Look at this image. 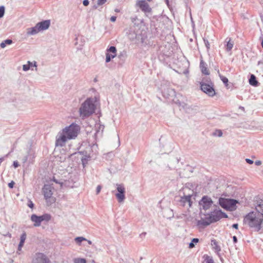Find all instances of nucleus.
<instances>
[{
    "mask_svg": "<svg viewBox=\"0 0 263 263\" xmlns=\"http://www.w3.org/2000/svg\"><path fill=\"white\" fill-rule=\"evenodd\" d=\"M74 240L78 244H80L84 240H86V239L83 237H77L75 238Z\"/></svg>",
    "mask_w": 263,
    "mask_h": 263,
    "instance_id": "26",
    "label": "nucleus"
},
{
    "mask_svg": "<svg viewBox=\"0 0 263 263\" xmlns=\"http://www.w3.org/2000/svg\"><path fill=\"white\" fill-rule=\"evenodd\" d=\"M107 51L112 53V54H116V53L117 50L115 47L111 46L108 49H107Z\"/></svg>",
    "mask_w": 263,
    "mask_h": 263,
    "instance_id": "27",
    "label": "nucleus"
},
{
    "mask_svg": "<svg viewBox=\"0 0 263 263\" xmlns=\"http://www.w3.org/2000/svg\"><path fill=\"white\" fill-rule=\"evenodd\" d=\"M220 78L221 80L223 82V83L225 84L226 86H227L228 83V79L226 77L221 75H220Z\"/></svg>",
    "mask_w": 263,
    "mask_h": 263,
    "instance_id": "29",
    "label": "nucleus"
},
{
    "mask_svg": "<svg viewBox=\"0 0 263 263\" xmlns=\"http://www.w3.org/2000/svg\"><path fill=\"white\" fill-rule=\"evenodd\" d=\"M166 4L168 5V0H165Z\"/></svg>",
    "mask_w": 263,
    "mask_h": 263,
    "instance_id": "50",
    "label": "nucleus"
},
{
    "mask_svg": "<svg viewBox=\"0 0 263 263\" xmlns=\"http://www.w3.org/2000/svg\"><path fill=\"white\" fill-rule=\"evenodd\" d=\"M191 193L187 195H184L183 196L181 197L179 201L180 205L186 207L187 208H190L192 204L191 198L193 195V191H191Z\"/></svg>",
    "mask_w": 263,
    "mask_h": 263,
    "instance_id": "10",
    "label": "nucleus"
},
{
    "mask_svg": "<svg viewBox=\"0 0 263 263\" xmlns=\"http://www.w3.org/2000/svg\"><path fill=\"white\" fill-rule=\"evenodd\" d=\"M4 42H5V44H8V45H10L12 43V41L10 39L6 40Z\"/></svg>",
    "mask_w": 263,
    "mask_h": 263,
    "instance_id": "36",
    "label": "nucleus"
},
{
    "mask_svg": "<svg viewBox=\"0 0 263 263\" xmlns=\"http://www.w3.org/2000/svg\"><path fill=\"white\" fill-rule=\"evenodd\" d=\"M80 126L72 123L63 129L62 133H59L57 137L55 144L57 146H63L67 140L74 139L80 132Z\"/></svg>",
    "mask_w": 263,
    "mask_h": 263,
    "instance_id": "1",
    "label": "nucleus"
},
{
    "mask_svg": "<svg viewBox=\"0 0 263 263\" xmlns=\"http://www.w3.org/2000/svg\"><path fill=\"white\" fill-rule=\"evenodd\" d=\"M116 20V16H112L110 17V21L112 22H115Z\"/></svg>",
    "mask_w": 263,
    "mask_h": 263,
    "instance_id": "43",
    "label": "nucleus"
},
{
    "mask_svg": "<svg viewBox=\"0 0 263 263\" xmlns=\"http://www.w3.org/2000/svg\"><path fill=\"white\" fill-rule=\"evenodd\" d=\"M201 89L204 93L210 97H213L215 95V91L213 88V84L212 82L206 83L202 82L200 83Z\"/></svg>",
    "mask_w": 263,
    "mask_h": 263,
    "instance_id": "6",
    "label": "nucleus"
},
{
    "mask_svg": "<svg viewBox=\"0 0 263 263\" xmlns=\"http://www.w3.org/2000/svg\"><path fill=\"white\" fill-rule=\"evenodd\" d=\"M246 160V161L248 163H249V164H253V162H254V161H253V160H251V159H248V158L246 159V160Z\"/></svg>",
    "mask_w": 263,
    "mask_h": 263,
    "instance_id": "37",
    "label": "nucleus"
},
{
    "mask_svg": "<svg viewBox=\"0 0 263 263\" xmlns=\"http://www.w3.org/2000/svg\"><path fill=\"white\" fill-rule=\"evenodd\" d=\"M201 214V218L198 220L197 222V224L198 226L205 227L208 226L211 223V221H210L206 213H202Z\"/></svg>",
    "mask_w": 263,
    "mask_h": 263,
    "instance_id": "13",
    "label": "nucleus"
},
{
    "mask_svg": "<svg viewBox=\"0 0 263 263\" xmlns=\"http://www.w3.org/2000/svg\"><path fill=\"white\" fill-rule=\"evenodd\" d=\"M26 239V234L25 233H23L21 236L20 242V243L18 246V251L21 250L22 248L24 246V244Z\"/></svg>",
    "mask_w": 263,
    "mask_h": 263,
    "instance_id": "17",
    "label": "nucleus"
},
{
    "mask_svg": "<svg viewBox=\"0 0 263 263\" xmlns=\"http://www.w3.org/2000/svg\"><path fill=\"white\" fill-rule=\"evenodd\" d=\"M201 214H202V210L206 211L210 209L213 204V201L211 198L207 196H203L199 202Z\"/></svg>",
    "mask_w": 263,
    "mask_h": 263,
    "instance_id": "7",
    "label": "nucleus"
},
{
    "mask_svg": "<svg viewBox=\"0 0 263 263\" xmlns=\"http://www.w3.org/2000/svg\"><path fill=\"white\" fill-rule=\"evenodd\" d=\"M211 245L216 251H219L220 250V248L218 246L217 242L216 240H212Z\"/></svg>",
    "mask_w": 263,
    "mask_h": 263,
    "instance_id": "20",
    "label": "nucleus"
},
{
    "mask_svg": "<svg viewBox=\"0 0 263 263\" xmlns=\"http://www.w3.org/2000/svg\"><path fill=\"white\" fill-rule=\"evenodd\" d=\"M39 32L40 30L36 25L33 27L28 28L27 29V34L28 35H35Z\"/></svg>",
    "mask_w": 263,
    "mask_h": 263,
    "instance_id": "16",
    "label": "nucleus"
},
{
    "mask_svg": "<svg viewBox=\"0 0 263 263\" xmlns=\"http://www.w3.org/2000/svg\"><path fill=\"white\" fill-rule=\"evenodd\" d=\"M102 186L100 185H98L96 189V194H99L101 190Z\"/></svg>",
    "mask_w": 263,
    "mask_h": 263,
    "instance_id": "34",
    "label": "nucleus"
},
{
    "mask_svg": "<svg viewBox=\"0 0 263 263\" xmlns=\"http://www.w3.org/2000/svg\"><path fill=\"white\" fill-rule=\"evenodd\" d=\"M0 46L2 48H4L6 46V44H5L4 42H3L1 43Z\"/></svg>",
    "mask_w": 263,
    "mask_h": 263,
    "instance_id": "42",
    "label": "nucleus"
},
{
    "mask_svg": "<svg viewBox=\"0 0 263 263\" xmlns=\"http://www.w3.org/2000/svg\"><path fill=\"white\" fill-rule=\"evenodd\" d=\"M95 100L93 98H88L81 105L79 108L80 116L82 118L89 117L95 110Z\"/></svg>",
    "mask_w": 263,
    "mask_h": 263,
    "instance_id": "3",
    "label": "nucleus"
},
{
    "mask_svg": "<svg viewBox=\"0 0 263 263\" xmlns=\"http://www.w3.org/2000/svg\"><path fill=\"white\" fill-rule=\"evenodd\" d=\"M50 22L49 20H46L36 24V25L40 30H44L47 29L50 26Z\"/></svg>",
    "mask_w": 263,
    "mask_h": 263,
    "instance_id": "15",
    "label": "nucleus"
},
{
    "mask_svg": "<svg viewBox=\"0 0 263 263\" xmlns=\"http://www.w3.org/2000/svg\"><path fill=\"white\" fill-rule=\"evenodd\" d=\"M13 165L15 168H16L19 166V164H18V162L16 161H15L13 162Z\"/></svg>",
    "mask_w": 263,
    "mask_h": 263,
    "instance_id": "40",
    "label": "nucleus"
},
{
    "mask_svg": "<svg viewBox=\"0 0 263 263\" xmlns=\"http://www.w3.org/2000/svg\"><path fill=\"white\" fill-rule=\"evenodd\" d=\"M207 216L211 223L216 222L222 218H227V215L220 210H215L210 213H206Z\"/></svg>",
    "mask_w": 263,
    "mask_h": 263,
    "instance_id": "5",
    "label": "nucleus"
},
{
    "mask_svg": "<svg viewBox=\"0 0 263 263\" xmlns=\"http://www.w3.org/2000/svg\"><path fill=\"white\" fill-rule=\"evenodd\" d=\"M199 241V239L198 238H193L192 241L189 243V248H193L195 247V243H197Z\"/></svg>",
    "mask_w": 263,
    "mask_h": 263,
    "instance_id": "25",
    "label": "nucleus"
},
{
    "mask_svg": "<svg viewBox=\"0 0 263 263\" xmlns=\"http://www.w3.org/2000/svg\"><path fill=\"white\" fill-rule=\"evenodd\" d=\"M82 163H83V165H84V160H82Z\"/></svg>",
    "mask_w": 263,
    "mask_h": 263,
    "instance_id": "53",
    "label": "nucleus"
},
{
    "mask_svg": "<svg viewBox=\"0 0 263 263\" xmlns=\"http://www.w3.org/2000/svg\"><path fill=\"white\" fill-rule=\"evenodd\" d=\"M106 2V0H98L97 4L98 5H102Z\"/></svg>",
    "mask_w": 263,
    "mask_h": 263,
    "instance_id": "33",
    "label": "nucleus"
},
{
    "mask_svg": "<svg viewBox=\"0 0 263 263\" xmlns=\"http://www.w3.org/2000/svg\"><path fill=\"white\" fill-rule=\"evenodd\" d=\"M7 236L8 237L10 238L11 237V234L9 233H8Z\"/></svg>",
    "mask_w": 263,
    "mask_h": 263,
    "instance_id": "48",
    "label": "nucleus"
},
{
    "mask_svg": "<svg viewBox=\"0 0 263 263\" xmlns=\"http://www.w3.org/2000/svg\"><path fill=\"white\" fill-rule=\"evenodd\" d=\"M204 258V261L207 262V263H214V260L212 258V257L207 255H204L203 256Z\"/></svg>",
    "mask_w": 263,
    "mask_h": 263,
    "instance_id": "22",
    "label": "nucleus"
},
{
    "mask_svg": "<svg viewBox=\"0 0 263 263\" xmlns=\"http://www.w3.org/2000/svg\"><path fill=\"white\" fill-rule=\"evenodd\" d=\"M255 164L257 165V166H259L261 164V161H260V160H257V161H256L255 162Z\"/></svg>",
    "mask_w": 263,
    "mask_h": 263,
    "instance_id": "41",
    "label": "nucleus"
},
{
    "mask_svg": "<svg viewBox=\"0 0 263 263\" xmlns=\"http://www.w3.org/2000/svg\"><path fill=\"white\" fill-rule=\"evenodd\" d=\"M42 192L46 199L50 198L53 194L52 187L51 185L48 184L44 185L42 189Z\"/></svg>",
    "mask_w": 263,
    "mask_h": 263,
    "instance_id": "14",
    "label": "nucleus"
},
{
    "mask_svg": "<svg viewBox=\"0 0 263 263\" xmlns=\"http://www.w3.org/2000/svg\"><path fill=\"white\" fill-rule=\"evenodd\" d=\"M53 181H54L55 183H59V184H60L61 185H62V184H63V183H62V182L58 181L57 179H54V178L53 179Z\"/></svg>",
    "mask_w": 263,
    "mask_h": 263,
    "instance_id": "45",
    "label": "nucleus"
},
{
    "mask_svg": "<svg viewBox=\"0 0 263 263\" xmlns=\"http://www.w3.org/2000/svg\"><path fill=\"white\" fill-rule=\"evenodd\" d=\"M32 263H49V260L44 254L39 253L35 255Z\"/></svg>",
    "mask_w": 263,
    "mask_h": 263,
    "instance_id": "12",
    "label": "nucleus"
},
{
    "mask_svg": "<svg viewBox=\"0 0 263 263\" xmlns=\"http://www.w3.org/2000/svg\"><path fill=\"white\" fill-rule=\"evenodd\" d=\"M28 206L29 208L32 209L34 206V204L33 203L32 201H31V200H29L28 203Z\"/></svg>",
    "mask_w": 263,
    "mask_h": 263,
    "instance_id": "35",
    "label": "nucleus"
},
{
    "mask_svg": "<svg viewBox=\"0 0 263 263\" xmlns=\"http://www.w3.org/2000/svg\"><path fill=\"white\" fill-rule=\"evenodd\" d=\"M186 191H190V190L188 189V188H183V191H184V193H185L186 192Z\"/></svg>",
    "mask_w": 263,
    "mask_h": 263,
    "instance_id": "47",
    "label": "nucleus"
},
{
    "mask_svg": "<svg viewBox=\"0 0 263 263\" xmlns=\"http://www.w3.org/2000/svg\"><path fill=\"white\" fill-rule=\"evenodd\" d=\"M83 4L85 6H87L89 5L88 0H84L83 2Z\"/></svg>",
    "mask_w": 263,
    "mask_h": 263,
    "instance_id": "38",
    "label": "nucleus"
},
{
    "mask_svg": "<svg viewBox=\"0 0 263 263\" xmlns=\"http://www.w3.org/2000/svg\"><path fill=\"white\" fill-rule=\"evenodd\" d=\"M87 241L89 245H91L92 243V242L90 240H87Z\"/></svg>",
    "mask_w": 263,
    "mask_h": 263,
    "instance_id": "51",
    "label": "nucleus"
},
{
    "mask_svg": "<svg viewBox=\"0 0 263 263\" xmlns=\"http://www.w3.org/2000/svg\"><path fill=\"white\" fill-rule=\"evenodd\" d=\"M249 83L250 85L256 86L258 84V82L256 80V77L254 74H251L249 79Z\"/></svg>",
    "mask_w": 263,
    "mask_h": 263,
    "instance_id": "19",
    "label": "nucleus"
},
{
    "mask_svg": "<svg viewBox=\"0 0 263 263\" xmlns=\"http://www.w3.org/2000/svg\"><path fill=\"white\" fill-rule=\"evenodd\" d=\"M233 47V43L231 42L230 40H229V41L228 42L227 44V48H226L227 51H231V49H232Z\"/></svg>",
    "mask_w": 263,
    "mask_h": 263,
    "instance_id": "24",
    "label": "nucleus"
},
{
    "mask_svg": "<svg viewBox=\"0 0 263 263\" xmlns=\"http://www.w3.org/2000/svg\"><path fill=\"white\" fill-rule=\"evenodd\" d=\"M14 184V182L13 181H12L11 182L9 183L8 186L10 188L12 189L13 187Z\"/></svg>",
    "mask_w": 263,
    "mask_h": 263,
    "instance_id": "39",
    "label": "nucleus"
},
{
    "mask_svg": "<svg viewBox=\"0 0 263 263\" xmlns=\"http://www.w3.org/2000/svg\"><path fill=\"white\" fill-rule=\"evenodd\" d=\"M136 5L145 14L150 13L152 12V8L145 0H137Z\"/></svg>",
    "mask_w": 263,
    "mask_h": 263,
    "instance_id": "11",
    "label": "nucleus"
},
{
    "mask_svg": "<svg viewBox=\"0 0 263 263\" xmlns=\"http://www.w3.org/2000/svg\"><path fill=\"white\" fill-rule=\"evenodd\" d=\"M28 63L29 64L30 68L33 66L35 67H36L35 70L36 71L37 70V68H36L37 65H36V62L35 61H34L33 62L28 61Z\"/></svg>",
    "mask_w": 263,
    "mask_h": 263,
    "instance_id": "30",
    "label": "nucleus"
},
{
    "mask_svg": "<svg viewBox=\"0 0 263 263\" xmlns=\"http://www.w3.org/2000/svg\"><path fill=\"white\" fill-rule=\"evenodd\" d=\"M233 241H234L235 243L237 242V238L236 236H234L233 237Z\"/></svg>",
    "mask_w": 263,
    "mask_h": 263,
    "instance_id": "46",
    "label": "nucleus"
},
{
    "mask_svg": "<svg viewBox=\"0 0 263 263\" xmlns=\"http://www.w3.org/2000/svg\"><path fill=\"white\" fill-rule=\"evenodd\" d=\"M219 203L222 208L230 211H234L236 209L238 201L234 199L220 198L219 199Z\"/></svg>",
    "mask_w": 263,
    "mask_h": 263,
    "instance_id": "4",
    "label": "nucleus"
},
{
    "mask_svg": "<svg viewBox=\"0 0 263 263\" xmlns=\"http://www.w3.org/2000/svg\"><path fill=\"white\" fill-rule=\"evenodd\" d=\"M148 2H151L152 0H147Z\"/></svg>",
    "mask_w": 263,
    "mask_h": 263,
    "instance_id": "54",
    "label": "nucleus"
},
{
    "mask_svg": "<svg viewBox=\"0 0 263 263\" xmlns=\"http://www.w3.org/2000/svg\"><path fill=\"white\" fill-rule=\"evenodd\" d=\"M243 222L254 231L258 232L262 228V214L254 211L250 212L245 217Z\"/></svg>",
    "mask_w": 263,
    "mask_h": 263,
    "instance_id": "2",
    "label": "nucleus"
},
{
    "mask_svg": "<svg viewBox=\"0 0 263 263\" xmlns=\"http://www.w3.org/2000/svg\"><path fill=\"white\" fill-rule=\"evenodd\" d=\"M30 68L29 64L27 63V64L23 65V70L25 71L28 70Z\"/></svg>",
    "mask_w": 263,
    "mask_h": 263,
    "instance_id": "31",
    "label": "nucleus"
},
{
    "mask_svg": "<svg viewBox=\"0 0 263 263\" xmlns=\"http://www.w3.org/2000/svg\"><path fill=\"white\" fill-rule=\"evenodd\" d=\"M232 227L234 229H237L238 227V224L237 223H234L232 225Z\"/></svg>",
    "mask_w": 263,
    "mask_h": 263,
    "instance_id": "44",
    "label": "nucleus"
},
{
    "mask_svg": "<svg viewBox=\"0 0 263 263\" xmlns=\"http://www.w3.org/2000/svg\"><path fill=\"white\" fill-rule=\"evenodd\" d=\"M116 56V54H109L107 53L106 54V62L108 63L110 61L111 59L114 58Z\"/></svg>",
    "mask_w": 263,
    "mask_h": 263,
    "instance_id": "21",
    "label": "nucleus"
},
{
    "mask_svg": "<svg viewBox=\"0 0 263 263\" xmlns=\"http://www.w3.org/2000/svg\"><path fill=\"white\" fill-rule=\"evenodd\" d=\"M117 193L115 194V196L119 202H122L125 198V188L123 184H117Z\"/></svg>",
    "mask_w": 263,
    "mask_h": 263,
    "instance_id": "9",
    "label": "nucleus"
},
{
    "mask_svg": "<svg viewBox=\"0 0 263 263\" xmlns=\"http://www.w3.org/2000/svg\"><path fill=\"white\" fill-rule=\"evenodd\" d=\"M221 135H222V133H221V132H220H220H219V137H220V136H221Z\"/></svg>",
    "mask_w": 263,
    "mask_h": 263,
    "instance_id": "52",
    "label": "nucleus"
},
{
    "mask_svg": "<svg viewBox=\"0 0 263 263\" xmlns=\"http://www.w3.org/2000/svg\"><path fill=\"white\" fill-rule=\"evenodd\" d=\"M145 234H146V233H142V234L140 235V236H145Z\"/></svg>",
    "mask_w": 263,
    "mask_h": 263,
    "instance_id": "49",
    "label": "nucleus"
},
{
    "mask_svg": "<svg viewBox=\"0 0 263 263\" xmlns=\"http://www.w3.org/2000/svg\"><path fill=\"white\" fill-rule=\"evenodd\" d=\"M5 8L4 6H0V18L3 17L5 14Z\"/></svg>",
    "mask_w": 263,
    "mask_h": 263,
    "instance_id": "28",
    "label": "nucleus"
},
{
    "mask_svg": "<svg viewBox=\"0 0 263 263\" xmlns=\"http://www.w3.org/2000/svg\"><path fill=\"white\" fill-rule=\"evenodd\" d=\"M50 219V216L48 214H44L38 216L35 214H33L31 216V220L34 222V226L39 227L42 221H48Z\"/></svg>",
    "mask_w": 263,
    "mask_h": 263,
    "instance_id": "8",
    "label": "nucleus"
},
{
    "mask_svg": "<svg viewBox=\"0 0 263 263\" xmlns=\"http://www.w3.org/2000/svg\"><path fill=\"white\" fill-rule=\"evenodd\" d=\"M74 263H86V260L82 258H76L73 259Z\"/></svg>",
    "mask_w": 263,
    "mask_h": 263,
    "instance_id": "23",
    "label": "nucleus"
},
{
    "mask_svg": "<svg viewBox=\"0 0 263 263\" xmlns=\"http://www.w3.org/2000/svg\"><path fill=\"white\" fill-rule=\"evenodd\" d=\"M205 45L208 49H210V43L207 40L203 39Z\"/></svg>",
    "mask_w": 263,
    "mask_h": 263,
    "instance_id": "32",
    "label": "nucleus"
},
{
    "mask_svg": "<svg viewBox=\"0 0 263 263\" xmlns=\"http://www.w3.org/2000/svg\"><path fill=\"white\" fill-rule=\"evenodd\" d=\"M200 66L201 69V71L203 73L205 74H209V70H208L207 68L205 66V63H204L202 61L200 62Z\"/></svg>",
    "mask_w": 263,
    "mask_h": 263,
    "instance_id": "18",
    "label": "nucleus"
}]
</instances>
